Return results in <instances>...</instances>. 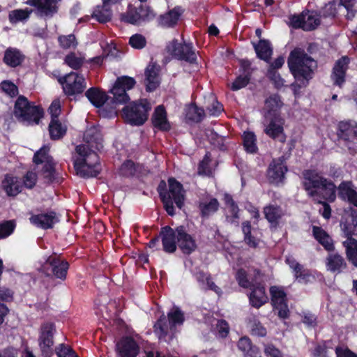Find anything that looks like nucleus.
Masks as SVG:
<instances>
[{"mask_svg": "<svg viewBox=\"0 0 357 357\" xmlns=\"http://www.w3.org/2000/svg\"><path fill=\"white\" fill-rule=\"evenodd\" d=\"M240 75L252 78L255 68H252V63L248 59H241L238 60Z\"/></svg>", "mask_w": 357, "mask_h": 357, "instance_id": "052dcab7", "label": "nucleus"}, {"mask_svg": "<svg viewBox=\"0 0 357 357\" xmlns=\"http://www.w3.org/2000/svg\"><path fill=\"white\" fill-rule=\"evenodd\" d=\"M177 246L181 252L185 255H190L197 248L196 240L194 236L188 232L187 227L184 225L176 227Z\"/></svg>", "mask_w": 357, "mask_h": 357, "instance_id": "a211bd4d", "label": "nucleus"}, {"mask_svg": "<svg viewBox=\"0 0 357 357\" xmlns=\"http://www.w3.org/2000/svg\"><path fill=\"white\" fill-rule=\"evenodd\" d=\"M155 16L153 10L149 6L141 3L138 6H135L129 4L127 10L121 14L120 20L124 23L139 26L153 20Z\"/></svg>", "mask_w": 357, "mask_h": 357, "instance_id": "9d476101", "label": "nucleus"}, {"mask_svg": "<svg viewBox=\"0 0 357 357\" xmlns=\"http://www.w3.org/2000/svg\"><path fill=\"white\" fill-rule=\"evenodd\" d=\"M146 75V91L152 92L155 91L160 84L158 80V74L155 70V67L152 66L151 68H147L145 71Z\"/></svg>", "mask_w": 357, "mask_h": 357, "instance_id": "49530a36", "label": "nucleus"}, {"mask_svg": "<svg viewBox=\"0 0 357 357\" xmlns=\"http://www.w3.org/2000/svg\"><path fill=\"white\" fill-rule=\"evenodd\" d=\"M112 10L111 6L103 4L97 6L92 13V17L95 18L100 23H106L111 20Z\"/></svg>", "mask_w": 357, "mask_h": 357, "instance_id": "79ce46f5", "label": "nucleus"}, {"mask_svg": "<svg viewBox=\"0 0 357 357\" xmlns=\"http://www.w3.org/2000/svg\"><path fill=\"white\" fill-rule=\"evenodd\" d=\"M312 236L326 251L332 252L335 250L333 238L321 227L312 226Z\"/></svg>", "mask_w": 357, "mask_h": 357, "instance_id": "473e14b6", "label": "nucleus"}, {"mask_svg": "<svg viewBox=\"0 0 357 357\" xmlns=\"http://www.w3.org/2000/svg\"><path fill=\"white\" fill-rule=\"evenodd\" d=\"M184 321L183 312L178 306L174 305L167 313V317L162 314L155 323L154 332L160 340L165 339L168 335L169 328L172 329L178 325H182Z\"/></svg>", "mask_w": 357, "mask_h": 357, "instance_id": "6e6552de", "label": "nucleus"}, {"mask_svg": "<svg viewBox=\"0 0 357 357\" xmlns=\"http://www.w3.org/2000/svg\"><path fill=\"white\" fill-rule=\"evenodd\" d=\"M303 14H305L304 31H310L317 29L321 23L319 16L317 12L306 10L303 11Z\"/></svg>", "mask_w": 357, "mask_h": 357, "instance_id": "09e8293b", "label": "nucleus"}, {"mask_svg": "<svg viewBox=\"0 0 357 357\" xmlns=\"http://www.w3.org/2000/svg\"><path fill=\"white\" fill-rule=\"evenodd\" d=\"M56 332L53 322L47 321L41 324L39 331L38 345L43 357H52L54 354V336Z\"/></svg>", "mask_w": 357, "mask_h": 357, "instance_id": "ddd939ff", "label": "nucleus"}, {"mask_svg": "<svg viewBox=\"0 0 357 357\" xmlns=\"http://www.w3.org/2000/svg\"><path fill=\"white\" fill-rule=\"evenodd\" d=\"M257 56L266 62H268L273 54V47L268 40L260 39L257 43L252 42Z\"/></svg>", "mask_w": 357, "mask_h": 357, "instance_id": "4c0bfd02", "label": "nucleus"}, {"mask_svg": "<svg viewBox=\"0 0 357 357\" xmlns=\"http://www.w3.org/2000/svg\"><path fill=\"white\" fill-rule=\"evenodd\" d=\"M168 188L166 182L161 180L157 187V192L167 213L170 216L175 215L174 203L181 209L184 206L185 190L183 185L174 177L167 179Z\"/></svg>", "mask_w": 357, "mask_h": 357, "instance_id": "7ed1b4c3", "label": "nucleus"}, {"mask_svg": "<svg viewBox=\"0 0 357 357\" xmlns=\"http://www.w3.org/2000/svg\"><path fill=\"white\" fill-rule=\"evenodd\" d=\"M302 175L303 189L310 197L323 206V210L320 211L323 218L330 219L331 208L328 202L333 203L336 199L335 184L316 169H305Z\"/></svg>", "mask_w": 357, "mask_h": 357, "instance_id": "f257e3e1", "label": "nucleus"}, {"mask_svg": "<svg viewBox=\"0 0 357 357\" xmlns=\"http://www.w3.org/2000/svg\"><path fill=\"white\" fill-rule=\"evenodd\" d=\"M283 103L279 94L274 93L269 96L265 100L266 112L264 117L281 115L280 109Z\"/></svg>", "mask_w": 357, "mask_h": 357, "instance_id": "72a5a7b5", "label": "nucleus"}, {"mask_svg": "<svg viewBox=\"0 0 357 357\" xmlns=\"http://www.w3.org/2000/svg\"><path fill=\"white\" fill-rule=\"evenodd\" d=\"M67 126L59 119H51L48 126L50 137L52 140L63 138L67 132Z\"/></svg>", "mask_w": 357, "mask_h": 357, "instance_id": "a19ab883", "label": "nucleus"}, {"mask_svg": "<svg viewBox=\"0 0 357 357\" xmlns=\"http://www.w3.org/2000/svg\"><path fill=\"white\" fill-rule=\"evenodd\" d=\"M128 43L135 50H142L146 47L147 41L142 34L135 33L130 37Z\"/></svg>", "mask_w": 357, "mask_h": 357, "instance_id": "13d9d810", "label": "nucleus"}, {"mask_svg": "<svg viewBox=\"0 0 357 357\" xmlns=\"http://www.w3.org/2000/svg\"><path fill=\"white\" fill-rule=\"evenodd\" d=\"M338 197L343 201H347L351 204L355 198H357V192L354 189V184L351 181H343L338 187L336 186Z\"/></svg>", "mask_w": 357, "mask_h": 357, "instance_id": "e433bc0d", "label": "nucleus"}, {"mask_svg": "<svg viewBox=\"0 0 357 357\" xmlns=\"http://www.w3.org/2000/svg\"><path fill=\"white\" fill-rule=\"evenodd\" d=\"M289 70L295 79L307 86L312 79L317 62L305 50L299 47L292 50L287 59Z\"/></svg>", "mask_w": 357, "mask_h": 357, "instance_id": "f03ea898", "label": "nucleus"}, {"mask_svg": "<svg viewBox=\"0 0 357 357\" xmlns=\"http://www.w3.org/2000/svg\"><path fill=\"white\" fill-rule=\"evenodd\" d=\"M29 220L31 225L44 230L52 229L59 222L56 212L52 210L46 213H31Z\"/></svg>", "mask_w": 357, "mask_h": 357, "instance_id": "6ab92c4d", "label": "nucleus"}, {"mask_svg": "<svg viewBox=\"0 0 357 357\" xmlns=\"http://www.w3.org/2000/svg\"><path fill=\"white\" fill-rule=\"evenodd\" d=\"M38 180L37 174L32 172L28 171L23 176L22 183L23 187L31 190L36 185Z\"/></svg>", "mask_w": 357, "mask_h": 357, "instance_id": "680f3d73", "label": "nucleus"}, {"mask_svg": "<svg viewBox=\"0 0 357 357\" xmlns=\"http://www.w3.org/2000/svg\"><path fill=\"white\" fill-rule=\"evenodd\" d=\"M2 90L9 96L15 97L18 94V88L10 81H3L1 83Z\"/></svg>", "mask_w": 357, "mask_h": 357, "instance_id": "338daca9", "label": "nucleus"}, {"mask_svg": "<svg viewBox=\"0 0 357 357\" xmlns=\"http://www.w3.org/2000/svg\"><path fill=\"white\" fill-rule=\"evenodd\" d=\"M165 50L175 59L184 61L190 64L197 63V52L192 42L186 43L183 40L179 43L178 39L174 38L167 44Z\"/></svg>", "mask_w": 357, "mask_h": 357, "instance_id": "1a4fd4ad", "label": "nucleus"}, {"mask_svg": "<svg viewBox=\"0 0 357 357\" xmlns=\"http://www.w3.org/2000/svg\"><path fill=\"white\" fill-rule=\"evenodd\" d=\"M13 113L19 121L26 123L28 125H38L44 116V110L41 106L30 102L22 95L17 98Z\"/></svg>", "mask_w": 357, "mask_h": 357, "instance_id": "423d86ee", "label": "nucleus"}, {"mask_svg": "<svg viewBox=\"0 0 357 357\" xmlns=\"http://www.w3.org/2000/svg\"><path fill=\"white\" fill-rule=\"evenodd\" d=\"M242 139L243 148L248 153L255 154L257 153V137L253 132H244Z\"/></svg>", "mask_w": 357, "mask_h": 357, "instance_id": "c03bdc74", "label": "nucleus"}, {"mask_svg": "<svg viewBox=\"0 0 357 357\" xmlns=\"http://www.w3.org/2000/svg\"><path fill=\"white\" fill-rule=\"evenodd\" d=\"M160 236L161 237L162 250L167 254L174 253L177 249L176 227L173 229L169 225L162 227Z\"/></svg>", "mask_w": 357, "mask_h": 357, "instance_id": "aec40b11", "label": "nucleus"}, {"mask_svg": "<svg viewBox=\"0 0 357 357\" xmlns=\"http://www.w3.org/2000/svg\"><path fill=\"white\" fill-rule=\"evenodd\" d=\"M151 109V105L146 99L135 101L123 108L122 116L131 126H142L147 121Z\"/></svg>", "mask_w": 357, "mask_h": 357, "instance_id": "0eeeda50", "label": "nucleus"}, {"mask_svg": "<svg viewBox=\"0 0 357 357\" xmlns=\"http://www.w3.org/2000/svg\"><path fill=\"white\" fill-rule=\"evenodd\" d=\"M349 63L350 59L347 56H343L335 61L331 76L335 85L341 87L345 82Z\"/></svg>", "mask_w": 357, "mask_h": 357, "instance_id": "b1692460", "label": "nucleus"}, {"mask_svg": "<svg viewBox=\"0 0 357 357\" xmlns=\"http://www.w3.org/2000/svg\"><path fill=\"white\" fill-rule=\"evenodd\" d=\"M137 172L136 164L130 159L126 160L121 165L119 169V174L121 176L131 178L135 176Z\"/></svg>", "mask_w": 357, "mask_h": 357, "instance_id": "8fccbe9b", "label": "nucleus"}, {"mask_svg": "<svg viewBox=\"0 0 357 357\" xmlns=\"http://www.w3.org/2000/svg\"><path fill=\"white\" fill-rule=\"evenodd\" d=\"M24 59V54L19 49L10 47L4 52L3 62L9 67L16 68L22 65Z\"/></svg>", "mask_w": 357, "mask_h": 357, "instance_id": "2f4dec72", "label": "nucleus"}, {"mask_svg": "<svg viewBox=\"0 0 357 357\" xmlns=\"http://www.w3.org/2000/svg\"><path fill=\"white\" fill-rule=\"evenodd\" d=\"M248 295L250 304L255 307L259 308L268 302V296L266 294L265 287L261 282L254 284Z\"/></svg>", "mask_w": 357, "mask_h": 357, "instance_id": "cd10ccee", "label": "nucleus"}, {"mask_svg": "<svg viewBox=\"0 0 357 357\" xmlns=\"http://www.w3.org/2000/svg\"><path fill=\"white\" fill-rule=\"evenodd\" d=\"M54 161L52 156L49 155V149L43 146L37 151L33 155V162L36 165H40L43 163L47 164Z\"/></svg>", "mask_w": 357, "mask_h": 357, "instance_id": "3c124183", "label": "nucleus"}, {"mask_svg": "<svg viewBox=\"0 0 357 357\" xmlns=\"http://www.w3.org/2000/svg\"><path fill=\"white\" fill-rule=\"evenodd\" d=\"M205 116L203 108L199 107L195 103H191L185 109V118L193 123H200Z\"/></svg>", "mask_w": 357, "mask_h": 357, "instance_id": "37998d69", "label": "nucleus"}, {"mask_svg": "<svg viewBox=\"0 0 357 357\" xmlns=\"http://www.w3.org/2000/svg\"><path fill=\"white\" fill-rule=\"evenodd\" d=\"M85 96L91 103L97 108L103 107L109 99V97L105 91L96 87L89 89L85 92Z\"/></svg>", "mask_w": 357, "mask_h": 357, "instance_id": "c9c22d12", "label": "nucleus"}, {"mask_svg": "<svg viewBox=\"0 0 357 357\" xmlns=\"http://www.w3.org/2000/svg\"><path fill=\"white\" fill-rule=\"evenodd\" d=\"M326 269L333 273H340L347 268L344 258L338 253H331L326 259Z\"/></svg>", "mask_w": 357, "mask_h": 357, "instance_id": "7c9ffc66", "label": "nucleus"}, {"mask_svg": "<svg viewBox=\"0 0 357 357\" xmlns=\"http://www.w3.org/2000/svg\"><path fill=\"white\" fill-rule=\"evenodd\" d=\"M211 140V144L219 150L224 151L227 149V146L225 143V137L220 136L217 132L212 133Z\"/></svg>", "mask_w": 357, "mask_h": 357, "instance_id": "774afa93", "label": "nucleus"}, {"mask_svg": "<svg viewBox=\"0 0 357 357\" xmlns=\"http://www.w3.org/2000/svg\"><path fill=\"white\" fill-rule=\"evenodd\" d=\"M58 43L59 46L63 50L76 48L77 46V41L73 33L59 36L58 37Z\"/></svg>", "mask_w": 357, "mask_h": 357, "instance_id": "864d4df0", "label": "nucleus"}, {"mask_svg": "<svg viewBox=\"0 0 357 357\" xmlns=\"http://www.w3.org/2000/svg\"><path fill=\"white\" fill-rule=\"evenodd\" d=\"M33 10L30 8L24 9L19 8L10 10L8 13V20L11 24H17L18 23H26L30 18Z\"/></svg>", "mask_w": 357, "mask_h": 357, "instance_id": "ea45409f", "label": "nucleus"}, {"mask_svg": "<svg viewBox=\"0 0 357 357\" xmlns=\"http://www.w3.org/2000/svg\"><path fill=\"white\" fill-rule=\"evenodd\" d=\"M119 357H137L140 347L135 339L130 336L123 337L116 344Z\"/></svg>", "mask_w": 357, "mask_h": 357, "instance_id": "412c9836", "label": "nucleus"}, {"mask_svg": "<svg viewBox=\"0 0 357 357\" xmlns=\"http://www.w3.org/2000/svg\"><path fill=\"white\" fill-rule=\"evenodd\" d=\"M345 248L347 258L355 267H357V239H349L342 242Z\"/></svg>", "mask_w": 357, "mask_h": 357, "instance_id": "a18cd8bd", "label": "nucleus"}, {"mask_svg": "<svg viewBox=\"0 0 357 357\" xmlns=\"http://www.w3.org/2000/svg\"><path fill=\"white\" fill-rule=\"evenodd\" d=\"M54 351L57 357H73L76 353L70 346L64 343L59 344Z\"/></svg>", "mask_w": 357, "mask_h": 357, "instance_id": "e2e57ef3", "label": "nucleus"}, {"mask_svg": "<svg viewBox=\"0 0 357 357\" xmlns=\"http://www.w3.org/2000/svg\"><path fill=\"white\" fill-rule=\"evenodd\" d=\"M58 82L62 86L64 94L68 97L82 94L86 88L84 76L75 72H70L59 77Z\"/></svg>", "mask_w": 357, "mask_h": 357, "instance_id": "f8f14e48", "label": "nucleus"}, {"mask_svg": "<svg viewBox=\"0 0 357 357\" xmlns=\"http://www.w3.org/2000/svg\"><path fill=\"white\" fill-rule=\"evenodd\" d=\"M254 346L255 345L252 344V340L247 336L241 337L237 342V347L243 354V356L248 349H250Z\"/></svg>", "mask_w": 357, "mask_h": 357, "instance_id": "69168bd1", "label": "nucleus"}, {"mask_svg": "<svg viewBox=\"0 0 357 357\" xmlns=\"http://www.w3.org/2000/svg\"><path fill=\"white\" fill-rule=\"evenodd\" d=\"M197 208L200 217L206 220L219 211L220 202L217 198L209 195L198 202Z\"/></svg>", "mask_w": 357, "mask_h": 357, "instance_id": "393cba45", "label": "nucleus"}, {"mask_svg": "<svg viewBox=\"0 0 357 357\" xmlns=\"http://www.w3.org/2000/svg\"><path fill=\"white\" fill-rule=\"evenodd\" d=\"M183 13L184 9L181 6H175L173 9L160 16V24L167 28L174 27Z\"/></svg>", "mask_w": 357, "mask_h": 357, "instance_id": "f704fd0d", "label": "nucleus"}, {"mask_svg": "<svg viewBox=\"0 0 357 357\" xmlns=\"http://www.w3.org/2000/svg\"><path fill=\"white\" fill-rule=\"evenodd\" d=\"M15 227L14 220H5L0 222V238H6L13 234Z\"/></svg>", "mask_w": 357, "mask_h": 357, "instance_id": "bf43d9fd", "label": "nucleus"}, {"mask_svg": "<svg viewBox=\"0 0 357 357\" xmlns=\"http://www.w3.org/2000/svg\"><path fill=\"white\" fill-rule=\"evenodd\" d=\"M235 278L238 282V284L242 288L249 289L251 288L254 284L248 279V273L244 268H241L238 269L235 275Z\"/></svg>", "mask_w": 357, "mask_h": 357, "instance_id": "6e6d98bb", "label": "nucleus"}, {"mask_svg": "<svg viewBox=\"0 0 357 357\" xmlns=\"http://www.w3.org/2000/svg\"><path fill=\"white\" fill-rule=\"evenodd\" d=\"M267 124L264 132L270 138L278 139L281 143L286 142L287 136L284 131V119L281 115L276 116L264 117Z\"/></svg>", "mask_w": 357, "mask_h": 357, "instance_id": "f3484780", "label": "nucleus"}, {"mask_svg": "<svg viewBox=\"0 0 357 357\" xmlns=\"http://www.w3.org/2000/svg\"><path fill=\"white\" fill-rule=\"evenodd\" d=\"M55 165L54 161H52L51 162L44 164L42 168L41 173L43 178L45 179V183L48 184L52 183L56 179Z\"/></svg>", "mask_w": 357, "mask_h": 357, "instance_id": "603ef678", "label": "nucleus"}, {"mask_svg": "<svg viewBox=\"0 0 357 357\" xmlns=\"http://www.w3.org/2000/svg\"><path fill=\"white\" fill-rule=\"evenodd\" d=\"M2 188L8 197H15L22 192L23 185L19 177L6 174L2 181Z\"/></svg>", "mask_w": 357, "mask_h": 357, "instance_id": "c85d7f7f", "label": "nucleus"}, {"mask_svg": "<svg viewBox=\"0 0 357 357\" xmlns=\"http://www.w3.org/2000/svg\"><path fill=\"white\" fill-rule=\"evenodd\" d=\"M340 226L344 234V236L347 240L355 239L353 236L357 235V212L354 209H351L349 215L342 216Z\"/></svg>", "mask_w": 357, "mask_h": 357, "instance_id": "a878e982", "label": "nucleus"}, {"mask_svg": "<svg viewBox=\"0 0 357 357\" xmlns=\"http://www.w3.org/2000/svg\"><path fill=\"white\" fill-rule=\"evenodd\" d=\"M60 0H27L25 3L34 7L38 15L52 17L59 10Z\"/></svg>", "mask_w": 357, "mask_h": 357, "instance_id": "4be33fe9", "label": "nucleus"}, {"mask_svg": "<svg viewBox=\"0 0 357 357\" xmlns=\"http://www.w3.org/2000/svg\"><path fill=\"white\" fill-rule=\"evenodd\" d=\"M222 200L224 201L225 204L229 208V211L230 213L229 215H226L227 222L231 225L238 227L240 219V209L237 203L234 200L232 195L227 192H225L223 195Z\"/></svg>", "mask_w": 357, "mask_h": 357, "instance_id": "c756f323", "label": "nucleus"}, {"mask_svg": "<svg viewBox=\"0 0 357 357\" xmlns=\"http://www.w3.org/2000/svg\"><path fill=\"white\" fill-rule=\"evenodd\" d=\"M269 291L273 310L278 312V316L280 319H289L290 310L288 307L287 294L284 290L277 286H271Z\"/></svg>", "mask_w": 357, "mask_h": 357, "instance_id": "dca6fc26", "label": "nucleus"}, {"mask_svg": "<svg viewBox=\"0 0 357 357\" xmlns=\"http://www.w3.org/2000/svg\"><path fill=\"white\" fill-rule=\"evenodd\" d=\"M251 79L247 76L239 75L231 83V90L236 91L245 87L250 82Z\"/></svg>", "mask_w": 357, "mask_h": 357, "instance_id": "0e129e2a", "label": "nucleus"}, {"mask_svg": "<svg viewBox=\"0 0 357 357\" xmlns=\"http://www.w3.org/2000/svg\"><path fill=\"white\" fill-rule=\"evenodd\" d=\"M69 266L70 264L67 261L61 260L59 257L53 255L47 257L42 266V270L47 277H54L64 281L66 279Z\"/></svg>", "mask_w": 357, "mask_h": 357, "instance_id": "4468645a", "label": "nucleus"}, {"mask_svg": "<svg viewBox=\"0 0 357 357\" xmlns=\"http://www.w3.org/2000/svg\"><path fill=\"white\" fill-rule=\"evenodd\" d=\"M84 139L88 144H95L97 149L102 148V135L100 132L95 127L88 129L84 134Z\"/></svg>", "mask_w": 357, "mask_h": 357, "instance_id": "de8ad7c7", "label": "nucleus"}, {"mask_svg": "<svg viewBox=\"0 0 357 357\" xmlns=\"http://www.w3.org/2000/svg\"><path fill=\"white\" fill-rule=\"evenodd\" d=\"M151 123L153 128L161 132H169L171 130L172 126L163 105H158L155 108L151 117Z\"/></svg>", "mask_w": 357, "mask_h": 357, "instance_id": "bb28decb", "label": "nucleus"}, {"mask_svg": "<svg viewBox=\"0 0 357 357\" xmlns=\"http://www.w3.org/2000/svg\"><path fill=\"white\" fill-rule=\"evenodd\" d=\"M241 229L243 234V241L249 248L256 249L259 247L260 239L252 234V227L248 220L241 223Z\"/></svg>", "mask_w": 357, "mask_h": 357, "instance_id": "58836bf2", "label": "nucleus"}, {"mask_svg": "<svg viewBox=\"0 0 357 357\" xmlns=\"http://www.w3.org/2000/svg\"><path fill=\"white\" fill-rule=\"evenodd\" d=\"M263 213L265 219L269 223L270 229L276 230L284 215L282 208L277 204H268L263 208Z\"/></svg>", "mask_w": 357, "mask_h": 357, "instance_id": "5701e85b", "label": "nucleus"}, {"mask_svg": "<svg viewBox=\"0 0 357 357\" xmlns=\"http://www.w3.org/2000/svg\"><path fill=\"white\" fill-rule=\"evenodd\" d=\"M65 63L73 70H79L84 64V59L77 56L75 53L70 52L64 59Z\"/></svg>", "mask_w": 357, "mask_h": 357, "instance_id": "4d7b16f0", "label": "nucleus"}, {"mask_svg": "<svg viewBox=\"0 0 357 357\" xmlns=\"http://www.w3.org/2000/svg\"><path fill=\"white\" fill-rule=\"evenodd\" d=\"M295 279L298 282L307 284L314 280V275L311 273L310 270L305 268L303 266L301 270L294 273Z\"/></svg>", "mask_w": 357, "mask_h": 357, "instance_id": "5fc2aeb1", "label": "nucleus"}, {"mask_svg": "<svg viewBox=\"0 0 357 357\" xmlns=\"http://www.w3.org/2000/svg\"><path fill=\"white\" fill-rule=\"evenodd\" d=\"M288 167L284 156L273 158L266 170L267 179L271 184L278 186L284 183Z\"/></svg>", "mask_w": 357, "mask_h": 357, "instance_id": "2eb2a0df", "label": "nucleus"}, {"mask_svg": "<svg viewBox=\"0 0 357 357\" xmlns=\"http://www.w3.org/2000/svg\"><path fill=\"white\" fill-rule=\"evenodd\" d=\"M75 151L79 157L74 160L73 165L77 174L84 178L97 177L101 172L98 153L86 144L77 145Z\"/></svg>", "mask_w": 357, "mask_h": 357, "instance_id": "20e7f679", "label": "nucleus"}, {"mask_svg": "<svg viewBox=\"0 0 357 357\" xmlns=\"http://www.w3.org/2000/svg\"><path fill=\"white\" fill-rule=\"evenodd\" d=\"M336 142L347 147L350 154L357 153V128L351 121H340L336 126Z\"/></svg>", "mask_w": 357, "mask_h": 357, "instance_id": "9b49d317", "label": "nucleus"}, {"mask_svg": "<svg viewBox=\"0 0 357 357\" xmlns=\"http://www.w3.org/2000/svg\"><path fill=\"white\" fill-rule=\"evenodd\" d=\"M136 80L130 76L123 75L118 77L109 92L112 94L111 105H106L102 109V115L106 117H112L116 114V106L126 105L130 100L128 91L135 87Z\"/></svg>", "mask_w": 357, "mask_h": 357, "instance_id": "39448f33", "label": "nucleus"}]
</instances>
